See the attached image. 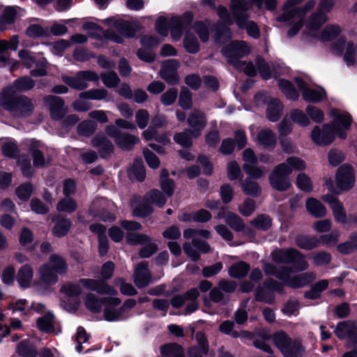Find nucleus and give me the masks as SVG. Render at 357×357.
I'll list each match as a JSON object with an SVG mask.
<instances>
[{
  "instance_id": "obj_15",
  "label": "nucleus",
  "mask_w": 357,
  "mask_h": 357,
  "mask_svg": "<svg viewBox=\"0 0 357 357\" xmlns=\"http://www.w3.org/2000/svg\"><path fill=\"white\" fill-rule=\"evenodd\" d=\"M180 66L179 62L176 59H169L162 63L160 70V75L169 84L174 85L178 83L179 77L177 69Z\"/></svg>"
},
{
  "instance_id": "obj_38",
  "label": "nucleus",
  "mask_w": 357,
  "mask_h": 357,
  "mask_svg": "<svg viewBox=\"0 0 357 357\" xmlns=\"http://www.w3.org/2000/svg\"><path fill=\"white\" fill-rule=\"evenodd\" d=\"M93 144L98 149L103 156L110 153L113 150L112 144L105 137L98 135L93 139Z\"/></svg>"
},
{
  "instance_id": "obj_18",
  "label": "nucleus",
  "mask_w": 357,
  "mask_h": 357,
  "mask_svg": "<svg viewBox=\"0 0 357 357\" xmlns=\"http://www.w3.org/2000/svg\"><path fill=\"white\" fill-rule=\"evenodd\" d=\"M79 284L85 288L95 291L100 294L114 296L117 294L116 290L114 287L100 280L82 279L79 280Z\"/></svg>"
},
{
  "instance_id": "obj_36",
  "label": "nucleus",
  "mask_w": 357,
  "mask_h": 357,
  "mask_svg": "<svg viewBox=\"0 0 357 357\" xmlns=\"http://www.w3.org/2000/svg\"><path fill=\"white\" fill-rule=\"evenodd\" d=\"M129 177L131 180L142 181L145 178V169L143 162L141 159L136 160L128 171Z\"/></svg>"
},
{
  "instance_id": "obj_21",
  "label": "nucleus",
  "mask_w": 357,
  "mask_h": 357,
  "mask_svg": "<svg viewBox=\"0 0 357 357\" xmlns=\"http://www.w3.org/2000/svg\"><path fill=\"white\" fill-rule=\"evenodd\" d=\"M335 333L340 339H349L357 344V327L353 321L340 322L335 328Z\"/></svg>"
},
{
  "instance_id": "obj_59",
  "label": "nucleus",
  "mask_w": 357,
  "mask_h": 357,
  "mask_svg": "<svg viewBox=\"0 0 357 357\" xmlns=\"http://www.w3.org/2000/svg\"><path fill=\"white\" fill-rule=\"evenodd\" d=\"M17 353L25 357H36V350L27 341H22L17 347Z\"/></svg>"
},
{
  "instance_id": "obj_43",
  "label": "nucleus",
  "mask_w": 357,
  "mask_h": 357,
  "mask_svg": "<svg viewBox=\"0 0 357 357\" xmlns=\"http://www.w3.org/2000/svg\"><path fill=\"white\" fill-rule=\"evenodd\" d=\"M56 274H63L67 271L68 266L64 259L56 255H52L50 257L49 264Z\"/></svg>"
},
{
  "instance_id": "obj_63",
  "label": "nucleus",
  "mask_w": 357,
  "mask_h": 357,
  "mask_svg": "<svg viewBox=\"0 0 357 357\" xmlns=\"http://www.w3.org/2000/svg\"><path fill=\"white\" fill-rule=\"evenodd\" d=\"M251 224L259 229L266 230L271 226V220L266 215H261L252 220Z\"/></svg>"
},
{
  "instance_id": "obj_25",
  "label": "nucleus",
  "mask_w": 357,
  "mask_h": 357,
  "mask_svg": "<svg viewBox=\"0 0 357 357\" xmlns=\"http://www.w3.org/2000/svg\"><path fill=\"white\" fill-rule=\"evenodd\" d=\"M33 278V268L31 265H24L18 270L16 280L20 287L24 289L30 287Z\"/></svg>"
},
{
  "instance_id": "obj_54",
  "label": "nucleus",
  "mask_w": 357,
  "mask_h": 357,
  "mask_svg": "<svg viewBox=\"0 0 357 357\" xmlns=\"http://www.w3.org/2000/svg\"><path fill=\"white\" fill-rule=\"evenodd\" d=\"M161 353L166 357H183L182 348L176 344H169L162 347Z\"/></svg>"
},
{
  "instance_id": "obj_51",
  "label": "nucleus",
  "mask_w": 357,
  "mask_h": 357,
  "mask_svg": "<svg viewBox=\"0 0 357 357\" xmlns=\"http://www.w3.org/2000/svg\"><path fill=\"white\" fill-rule=\"evenodd\" d=\"M289 117L294 123L302 127H306L310 123V120L307 115L302 110L298 109L291 111Z\"/></svg>"
},
{
  "instance_id": "obj_45",
  "label": "nucleus",
  "mask_w": 357,
  "mask_h": 357,
  "mask_svg": "<svg viewBox=\"0 0 357 357\" xmlns=\"http://www.w3.org/2000/svg\"><path fill=\"white\" fill-rule=\"evenodd\" d=\"M71 221L66 218L58 219L53 228V234L57 237L65 236L71 227Z\"/></svg>"
},
{
  "instance_id": "obj_35",
  "label": "nucleus",
  "mask_w": 357,
  "mask_h": 357,
  "mask_svg": "<svg viewBox=\"0 0 357 357\" xmlns=\"http://www.w3.org/2000/svg\"><path fill=\"white\" fill-rule=\"evenodd\" d=\"M283 107L278 99H271L268 103L266 115L267 118L273 122L277 121L282 112Z\"/></svg>"
},
{
  "instance_id": "obj_33",
  "label": "nucleus",
  "mask_w": 357,
  "mask_h": 357,
  "mask_svg": "<svg viewBox=\"0 0 357 357\" xmlns=\"http://www.w3.org/2000/svg\"><path fill=\"white\" fill-rule=\"evenodd\" d=\"M305 205L308 213L315 218L324 217L326 214V207L314 198H309Z\"/></svg>"
},
{
  "instance_id": "obj_23",
  "label": "nucleus",
  "mask_w": 357,
  "mask_h": 357,
  "mask_svg": "<svg viewBox=\"0 0 357 357\" xmlns=\"http://www.w3.org/2000/svg\"><path fill=\"white\" fill-rule=\"evenodd\" d=\"M328 20V16L325 13L318 11L312 13L307 20L306 28L309 33L315 38L316 34H319L320 27Z\"/></svg>"
},
{
  "instance_id": "obj_56",
  "label": "nucleus",
  "mask_w": 357,
  "mask_h": 357,
  "mask_svg": "<svg viewBox=\"0 0 357 357\" xmlns=\"http://www.w3.org/2000/svg\"><path fill=\"white\" fill-rule=\"evenodd\" d=\"M199 293L197 289H192L187 292L188 300L186 305V311L188 313L195 312L197 308V298L199 296Z\"/></svg>"
},
{
  "instance_id": "obj_5",
  "label": "nucleus",
  "mask_w": 357,
  "mask_h": 357,
  "mask_svg": "<svg viewBox=\"0 0 357 357\" xmlns=\"http://www.w3.org/2000/svg\"><path fill=\"white\" fill-rule=\"evenodd\" d=\"M250 3L245 0H231V9L236 19V22L240 28L247 30L249 36L257 38L259 37V30L253 22H247L248 15L245 12L250 8Z\"/></svg>"
},
{
  "instance_id": "obj_40",
  "label": "nucleus",
  "mask_w": 357,
  "mask_h": 357,
  "mask_svg": "<svg viewBox=\"0 0 357 357\" xmlns=\"http://www.w3.org/2000/svg\"><path fill=\"white\" fill-rule=\"evenodd\" d=\"M250 265L244 261L234 264L229 268V275L235 278L245 277L250 270Z\"/></svg>"
},
{
  "instance_id": "obj_27",
  "label": "nucleus",
  "mask_w": 357,
  "mask_h": 357,
  "mask_svg": "<svg viewBox=\"0 0 357 357\" xmlns=\"http://www.w3.org/2000/svg\"><path fill=\"white\" fill-rule=\"evenodd\" d=\"M218 218L225 219L226 223L234 230L241 231L244 228L242 219L236 214L227 211L225 208H222L219 211Z\"/></svg>"
},
{
  "instance_id": "obj_12",
  "label": "nucleus",
  "mask_w": 357,
  "mask_h": 357,
  "mask_svg": "<svg viewBox=\"0 0 357 357\" xmlns=\"http://www.w3.org/2000/svg\"><path fill=\"white\" fill-rule=\"evenodd\" d=\"M335 183L341 191H347L352 188L355 183V172L348 164L340 166L337 171Z\"/></svg>"
},
{
  "instance_id": "obj_60",
  "label": "nucleus",
  "mask_w": 357,
  "mask_h": 357,
  "mask_svg": "<svg viewBox=\"0 0 357 357\" xmlns=\"http://www.w3.org/2000/svg\"><path fill=\"white\" fill-rule=\"evenodd\" d=\"M191 131L186 130L184 132L175 134L174 141L183 147H189L192 144Z\"/></svg>"
},
{
  "instance_id": "obj_62",
  "label": "nucleus",
  "mask_w": 357,
  "mask_h": 357,
  "mask_svg": "<svg viewBox=\"0 0 357 357\" xmlns=\"http://www.w3.org/2000/svg\"><path fill=\"white\" fill-rule=\"evenodd\" d=\"M297 186L303 191L310 192L312 190V184L310 177L304 174L300 173L297 176Z\"/></svg>"
},
{
  "instance_id": "obj_2",
  "label": "nucleus",
  "mask_w": 357,
  "mask_h": 357,
  "mask_svg": "<svg viewBox=\"0 0 357 357\" xmlns=\"http://www.w3.org/2000/svg\"><path fill=\"white\" fill-rule=\"evenodd\" d=\"M264 271L266 275H274L283 283L292 288H301L310 283L315 279L313 273H303L291 276L292 270L288 267L277 268L275 265L266 263L264 266Z\"/></svg>"
},
{
  "instance_id": "obj_7",
  "label": "nucleus",
  "mask_w": 357,
  "mask_h": 357,
  "mask_svg": "<svg viewBox=\"0 0 357 357\" xmlns=\"http://www.w3.org/2000/svg\"><path fill=\"white\" fill-rule=\"evenodd\" d=\"M103 22L110 27V30H107L106 36L110 40L121 43L123 42L121 36L116 35L114 31H117L122 36L127 37H133L138 30V26L132 23L119 19L116 17H109L103 20Z\"/></svg>"
},
{
  "instance_id": "obj_50",
  "label": "nucleus",
  "mask_w": 357,
  "mask_h": 357,
  "mask_svg": "<svg viewBox=\"0 0 357 357\" xmlns=\"http://www.w3.org/2000/svg\"><path fill=\"white\" fill-rule=\"evenodd\" d=\"M258 335L261 337L262 340L258 339L255 340L254 341V345L255 347L270 354L271 352V348L264 342V340H269L271 337V333L266 329H263L258 333Z\"/></svg>"
},
{
  "instance_id": "obj_22",
  "label": "nucleus",
  "mask_w": 357,
  "mask_h": 357,
  "mask_svg": "<svg viewBox=\"0 0 357 357\" xmlns=\"http://www.w3.org/2000/svg\"><path fill=\"white\" fill-rule=\"evenodd\" d=\"M188 123L191 128V135L192 137H197L205 128L206 119L202 112L196 110L190 115L188 119Z\"/></svg>"
},
{
  "instance_id": "obj_53",
  "label": "nucleus",
  "mask_w": 357,
  "mask_h": 357,
  "mask_svg": "<svg viewBox=\"0 0 357 357\" xmlns=\"http://www.w3.org/2000/svg\"><path fill=\"white\" fill-rule=\"evenodd\" d=\"M196 338L197 340L199 351V354H197L196 349H191L190 350V354L191 357H202V354H206L208 351V345L206 336L204 333H197L196 334Z\"/></svg>"
},
{
  "instance_id": "obj_28",
  "label": "nucleus",
  "mask_w": 357,
  "mask_h": 357,
  "mask_svg": "<svg viewBox=\"0 0 357 357\" xmlns=\"http://www.w3.org/2000/svg\"><path fill=\"white\" fill-rule=\"evenodd\" d=\"M28 144L30 146V151L32 152L33 165L36 167H40L45 165L49 162V160H46L42 152L43 146L40 144L39 142L34 139H29L27 141Z\"/></svg>"
},
{
  "instance_id": "obj_1",
  "label": "nucleus",
  "mask_w": 357,
  "mask_h": 357,
  "mask_svg": "<svg viewBox=\"0 0 357 357\" xmlns=\"http://www.w3.org/2000/svg\"><path fill=\"white\" fill-rule=\"evenodd\" d=\"M331 116L333 119L332 124H324L321 128L316 126L312 131V141L317 145L326 146L333 142L335 135L344 139L347 137L346 131L350 128L351 119L350 115L339 109H332Z\"/></svg>"
},
{
  "instance_id": "obj_9",
  "label": "nucleus",
  "mask_w": 357,
  "mask_h": 357,
  "mask_svg": "<svg viewBox=\"0 0 357 357\" xmlns=\"http://www.w3.org/2000/svg\"><path fill=\"white\" fill-rule=\"evenodd\" d=\"M222 52L230 64L238 68L240 59L250 52V47L245 41L236 40L223 47Z\"/></svg>"
},
{
  "instance_id": "obj_26",
  "label": "nucleus",
  "mask_w": 357,
  "mask_h": 357,
  "mask_svg": "<svg viewBox=\"0 0 357 357\" xmlns=\"http://www.w3.org/2000/svg\"><path fill=\"white\" fill-rule=\"evenodd\" d=\"M39 282L42 284L50 285L58 281L56 273L48 264H44L38 269Z\"/></svg>"
},
{
  "instance_id": "obj_39",
  "label": "nucleus",
  "mask_w": 357,
  "mask_h": 357,
  "mask_svg": "<svg viewBox=\"0 0 357 357\" xmlns=\"http://www.w3.org/2000/svg\"><path fill=\"white\" fill-rule=\"evenodd\" d=\"M280 165H284L288 169L289 174H291L293 171H302L306 167L305 162L295 156L289 157L285 162Z\"/></svg>"
},
{
  "instance_id": "obj_4",
  "label": "nucleus",
  "mask_w": 357,
  "mask_h": 357,
  "mask_svg": "<svg viewBox=\"0 0 357 357\" xmlns=\"http://www.w3.org/2000/svg\"><path fill=\"white\" fill-rule=\"evenodd\" d=\"M9 90L3 89L0 97L1 105L14 116H29L34 108L31 100L26 96H13Z\"/></svg>"
},
{
  "instance_id": "obj_46",
  "label": "nucleus",
  "mask_w": 357,
  "mask_h": 357,
  "mask_svg": "<svg viewBox=\"0 0 357 357\" xmlns=\"http://www.w3.org/2000/svg\"><path fill=\"white\" fill-rule=\"evenodd\" d=\"M340 33V28L337 25L326 26L322 31L315 35V38L325 41L334 38Z\"/></svg>"
},
{
  "instance_id": "obj_3",
  "label": "nucleus",
  "mask_w": 357,
  "mask_h": 357,
  "mask_svg": "<svg viewBox=\"0 0 357 357\" xmlns=\"http://www.w3.org/2000/svg\"><path fill=\"white\" fill-rule=\"evenodd\" d=\"M192 15L190 13H185L181 17H172L168 24V21L164 16H160L155 22V30L162 36L168 35L169 29L173 40H178L182 36L183 31L190 24Z\"/></svg>"
},
{
  "instance_id": "obj_47",
  "label": "nucleus",
  "mask_w": 357,
  "mask_h": 357,
  "mask_svg": "<svg viewBox=\"0 0 357 357\" xmlns=\"http://www.w3.org/2000/svg\"><path fill=\"white\" fill-rule=\"evenodd\" d=\"M256 64L261 76L265 79H268L277 74L275 66H273L271 70L270 66L262 59L258 58Z\"/></svg>"
},
{
  "instance_id": "obj_20",
  "label": "nucleus",
  "mask_w": 357,
  "mask_h": 357,
  "mask_svg": "<svg viewBox=\"0 0 357 357\" xmlns=\"http://www.w3.org/2000/svg\"><path fill=\"white\" fill-rule=\"evenodd\" d=\"M44 102L48 106L50 115L54 119L58 120L61 119L67 112L63 100L58 96H47L44 98Z\"/></svg>"
},
{
  "instance_id": "obj_64",
  "label": "nucleus",
  "mask_w": 357,
  "mask_h": 357,
  "mask_svg": "<svg viewBox=\"0 0 357 357\" xmlns=\"http://www.w3.org/2000/svg\"><path fill=\"white\" fill-rule=\"evenodd\" d=\"M178 103L180 106L184 109H190L192 107V94L186 88H183L181 89L179 96Z\"/></svg>"
},
{
  "instance_id": "obj_6",
  "label": "nucleus",
  "mask_w": 357,
  "mask_h": 357,
  "mask_svg": "<svg viewBox=\"0 0 357 357\" xmlns=\"http://www.w3.org/2000/svg\"><path fill=\"white\" fill-rule=\"evenodd\" d=\"M272 259L276 264H293L296 271H302L308 268L305 256L294 248L277 250L271 254Z\"/></svg>"
},
{
  "instance_id": "obj_11",
  "label": "nucleus",
  "mask_w": 357,
  "mask_h": 357,
  "mask_svg": "<svg viewBox=\"0 0 357 357\" xmlns=\"http://www.w3.org/2000/svg\"><path fill=\"white\" fill-rule=\"evenodd\" d=\"M62 79L71 88L77 90H83L88 87V82L98 81L99 76L93 71H79L75 77L64 75L62 77Z\"/></svg>"
},
{
  "instance_id": "obj_17",
  "label": "nucleus",
  "mask_w": 357,
  "mask_h": 357,
  "mask_svg": "<svg viewBox=\"0 0 357 357\" xmlns=\"http://www.w3.org/2000/svg\"><path fill=\"white\" fill-rule=\"evenodd\" d=\"M321 199L330 205L335 221L340 223H345L347 214L343 204L332 195H324Z\"/></svg>"
},
{
  "instance_id": "obj_29",
  "label": "nucleus",
  "mask_w": 357,
  "mask_h": 357,
  "mask_svg": "<svg viewBox=\"0 0 357 357\" xmlns=\"http://www.w3.org/2000/svg\"><path fill=\"white\" fill-rule=\"evenodd\" d=\"M275 346L280 349L284 357H291L292 353L287 348L288 344L292 340L284 331L276 333L273 337Z\"/></svg>"
},
{
  "instance_id": "obj_48",
  "label": "nucleus",
  "mask_w": 357,
  "mask_h": 357,
  "mask_svg": "<svg viewBox=\"0 0 357 357\" xmlns=\"http://www.w3.org/2000/svg\"><path fill=\"white\" fill-rule=\"evenodd\" d=\"M77 202L71 197H65L59 202L56 209L59 212L72 213L76 211Z\"/></svg>"
},
{
  "instance_id": "obj_8",
  "label": "nucleus",
  "mask_w": 357,
  "mask_h": 357,
  "mask_svg": "<svg viewBox=\"0 0 357 357\" xmlns=\"http://www.w3.org/2000/svg\"><path fill=\"white\" fill-rule=\"evenodd\" d=\"M166 202V196L158 190H152L145 195L143 202L139 206L134 208L133 214L135 216L146 217L153 211L151 204L162 207Z\"/></svg>"
},
{
  "instance_id": "obj_61",
  "label": "nucleus",
  "mask_w": 357,
  "mask_h": 357,
  "mask_svg": "<svg viewBox=\"0 0 357 357\" xmlns=\"http://www.w3.org/2000/svg\"><path fill=\"white\" fill-rule=\"evenodd\" d=\"M299 308V302L296 299H290L284 305L282 311L287 316H296L298 314Z\"/></svg>"
},
{
  "instance_id": "obj_52",
  "label": "nucleus",
  "mask_w": 357,
  "mask_h": 357,
  "mask_svg": "<svg viewBox=\"0 0 357 357\" xmlns=\"http://www.w3.org/2000/svg\"><path fill=\"white\" fill-rule=\"evenodd\" d=\"M85 303L89 310L97 312L100 311L102 305H105V298L98 299L94 294H89L86 296Z\"/></svg>"
},
{
  "instance_id": "obj_24",
  "label": "nucleus",
  "mask_w": 357,
  "mask_h": 357,
  "mask_svg": "<svg viewBox=\"0 0 357 357\" xmlns=\"http://www.w3.org/2000/svg\"><path fill=\"white\" fill-rule=\"evenodd\" d=\"M134 282L135 285L142 288L149 284L151 275L148 269V264L146 262H141L135 268Z\"/></svg>"
},
{
  "instance_id": "obj_31",
  "label": "nucleus",
  "mask_w": 357,
  "mask_h": 357,
  "mask_svg": "<svg viewBox=\"0 0 357 357\" xmlns=\"http://www.w3.org/2000/svg\"><path fill=\"white\" fill-rule=\"evenodd\" d=\"M257 142L267 149H273L277 142L276 135L269 129H262L257 136Z\"/></svg>"
},
{
  "instance_id": "obj_44",
  "label": "nucleus",
  "mask_w": 357,
  "mask_h": 357,
  "mask_svg": "<svg viewBox=\"0 0 357 357\" xmlns=\"http://www.w3.org/2000/svg\"><path fill=\"white\" fill-rule=\"evenodd\" d=\"M319 241L314 236H298L296 238V245L302 249L311 250L319 245Z\"/></svg>"
},
{
  "instance_id": "obj_16",
  "label": "nucleus",
  "mask_w": 357,
  "mask_h": 357,
  "mask_svg": "<svg viewBox=\"0 0 357 357\" xmlns=\"http://www.w3.org/2000/svg\"><path fill=\"white\" fill-rule=\"evenodd\" d=\"M346 46V52L344 56V60L347 66H352L357 62V44L354 45L349 42L346 45V40L344 38H340L333 45L334 52L342 53Z\"/></svg>"
},
{
  "instance_id": "obj_32",
  "label": "nucleus",
  "mask_w": 357,
  "mask_h": 357,
  "mask_svg": "<svg viewBox=\"0 0 357 357\" xmlns=\"http://www.w3.org/2000/svg\"><path fill=\"white\" fill-rule=\"evenodd\" d=\"M19 11L24 10L18 6L6 7L2 15L0 17V29H6L8 25L12 24L15 21V17Z\"/></svg>"
},
{
  "instance_id": "obj_42",
  "label": "nucleus",
  "mask_w": 357,
  "mask_h": 357,
  "mask_svg": "<svg viewBox=\"0 0 357 357\" xmlns=\"http://www.w3.org/2000/svg\"><path fill=\"white\" fill-rule=\"evenodd\" d=\"M9 308L13 312H19L21 316H29L31 314V305L26 299H19L10 303Z\"/></svg>"
},
{
  "instance_id": "obj_14",
  "label": "nucleus",
  "mask_w": 357,
  "mask_h": 357,
  "mask_svg": "<svg viewBox=\"0 0 357 357\" xmlns=\"http://www.w3.org/2000/svg\"><path fill=\"white\" fill-rule=\"evenodd\" d=\"M297 86L302 92V96L304 100L317 103L321 102L326 98V91L321 87L310 88L301 78H295Z\"/></svg>"
},
{
  "instance_id": "obj_41",
  "label": "nucleus",
  "mask_w": 357,
  "mask_h": 357,
  "mask_svg": "<svg viewBox=\"0 0 357 357\" xmlns=\"http://www.w3.org/2000/svg\"><path fill=\"white\" fill-rule=\"evenodd\" d=\"M169 174L167 169H162L160 174V188L167 197H171L174 191V183L168 178Z\"/></svg>"
},
{
  "instance_id": "obj_19",
  "label": "nucleus",
  "mask_w": 357,
  "mask_h": 357,
  "mask_svg": "<svg viewBox=\"0 0 357 357\" xmlns=\"http://www.w3.org/2000/svg\"><path fill=\"white\" fill-rule=\"evenodd\" d=\"M121 303V300L116 297L105 298V309L104 316L107 321H115L124 318V314L119 309H114L112 307L118 306Z\"/></svg>"
},
{
  "instance_id": "obj_57",
  "label": "nucleus",
  "mask_w": 357,
  "mask_h": 357,
  "mask_svg": "<svg viewBox=\"0 0 357 357\" xmlns=\"http://www.w3.org/2000/svg\"><path fill=\"white\" fill-rule=\"evenodd\" d=\"M107 91L104 89H96L81 93V96L89 100H101L107 98Z\"/></svg>"
},
{
  "instance_id": "obj_30",
  "label": "nucleus",
  "mask_w": 357,
  "mask_h": 357,
  "mask_svg": "<svg viewBox=\"0 0 357 357\" xmlns=\"http://www.w3.org/2000/svg\"><path fill=\"white\" fill-rule=\"evenodd\" d=\"M34 86V82L28 77H21L15 80L12 85L5 87L3 89H10L12 95L15 96L17 93L31 89Z\"/></svg>"
},
{
  "instance_id": "obj_55",
  "label": "nucleus",
  "mask_w": 357,
  "mask_h": 357,
  "mask_svg": "<svg viewBox=\"0 0 357 357\" xmlns=\"http://www.w3.org/2000/svg\"><path fill=\"white\" fill-rule=\"evenodd\" d=\"M26 34L31 38L48 36L50 32L47 28H44L38 24H31L26 30Z\"/></svg>"
},
{
  "instance_id": "obj_58",
  "label": "nucleus",
  "mask_w": 357,
  "mask_h": 357,
  "mask_svg": "<svg viewBox=\"0 0 357 357\" xmlns=\"http://www.w3.org/2000/svg\"><path fill=\"white\" fill-rule=\"evenodd\" d=\"M183 45L187 52L189 53H196L199 51V44L194 35L187 32L183 40Z\"/></svg>"
},
{
  "instance_id": "obj_37",
  "label": "nucleus",
  "mask_w": 357,
  "mask_h": 357,
  "mask_svg": "<svg viewBox=\"0 0 357 357\" xmlns=\"http://www.w3.org/2000/svg\"><path fill=\"white\" fill-rule=\"evenodd\" d=\"M37 326L38 329L45 333H52L54 328V316L48 312L44 316L37 319Z\"/></svg>"
},
{
  "instance_id": "obj_49",
  "label": "nucleus",
  "mask_w": 357,
  "mask_h": 357,
  "mask_svg": "<svg viewBox=\"0 0 357 357\" xmlns=\"http://www.w3.org/2000/svg\"><path fill=\"white\" fill-rule=\"evenodd\" d=\"M278 85L287 98L294 100L298 99L299 94L289 82L284 79H280L278 81Z\"/></svg>"
},
{
  "instance_id": "obj_13",
  "label": "nucleus",
  "mask_w": 357,
  "mask_h": 357,
  "mask_svg": "<svg viewBox=\"0 0 357 357\" xmlns=\"http://www.w3.org/2000/svg\"><path fill=\"white\" fill-rule=\"evenodd\" d=\"M288 172V169L284 165H277L269 176L271 186L280 191L287 190L291 185Z\"/></svg>"
},
{
  "instance_id": "obj_10",
  "label": "nucleus",
  "mask_w": 357,
  "mask_h": 357,
  "mask_svg": "<svg viewBox=\"0 0 357 357\" xmlns=\"http://www.w3.org/2000/svg\"><path fill=\"white\" fill-rule=\"evenodd\" d=\"M106 133L113 137L116 144L121 149L130 150L139 142L137 136L121 132L116 127L109 125L106 127Z\"/></svg>"
},
{
  "instance_id": "obj_34",
  "label": "nucleus",
  "mask_w": 357,
  "mask_h": 357,
  "mask_svg": "<svg viewBox=\"0 0 357 357\" xmlns=\"http://www.w3.org/2000/svg\"><path fill=\"white\" fill-rule=\"evenodd\" d=\"M18 43L19 40L17 36H13L9 41L0 40V66H3L6 63V50L10 48L16 50L18 46Z\"/></svg>"
}]
</instances>
